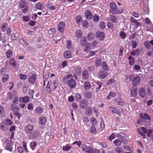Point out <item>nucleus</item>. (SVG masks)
<instances>
[{"label":"nucleus","mask_w":153,"mask_h":153,"mask_svg":"<svg viewBox=\"0 0 153 153\" xmlns=\"http://www.w3.org/2000/svg\"><path fill=\"white\" fill-rule=\"evenodd\" d=\"M11 109L14 112H18L20 108L17 105L12 104L11 105Z\"/></svg>","instance_id":"obj_24"},{"label":"nucleus","mask_w":153,"mask_h":153,"mask_svg":"<svg viewBox=\"0 0 153 153\" xmlns=\"http://www.w3.org/2000/svg\"><path fill=\"white\" fill-rule=\"evenodd\" d=\"M80 44L82 45L83 46H85L87 45H90V43L87 42L86 38L85 37H83L81 40Z\"/></svg>","instance_id":"obj_19"},{"label":"nucleus","mask_w":153,"mask_h":153,"mask_svg":"<svg viewBox=\"0 0 153 153\" xmlns=\"http://www.w3.org/2000/svg\"><path fill=\"white\" fill-rule=\"evenodd\" d=\"M73 75L68 74L66 76L64 77L62 82L65 84H67L68 85L71 89L74 88L76 86V82L75 80L72 79Z\"/></svg>","instance_id":"obj_1"},{"label":"nucleus","mask_w":153,"mask_h":153,"mask_svg":"<svg viewBox=\"0 0 153 153\" xmlns=\"http://www.w3.org/2000/svg\"><path fill=\"white\" fill-rule=\"evenodd\" d=\"M102 66L104 70L106 71H108L109 70V68L108 65L105 62L103 61L102 62Z\"/></svg>","instance_id":"obj_34"},{"label":"nucleus","mask_w":153,"mask_h":153,"mask_svg":"<svg viewBox=\"0 0 153 153\" xmlns=\"http://www.w3.org/2000/svg\"><path fill=\"white\" fill-rule=\"evenodd\" d=\"M120 36L122 39H125L126 37V33L123 31H121L120 34Z\"/></svg>","instance_id":"obj_48"},{"label":"nucleus","mask_w":153,"mask_h":153,"mask_svg":"<svg viewBox=\"0 0 153 153\" xmlns=\"http://www.w3.org/2000/svg\"><path fill=\"white\" fill-rule=\"evenodd\" d=\"M75 72L77 75H80L82 72V69L80 66L78 65L76 67L75 69Z\"/></svg>","instance_id":"obj_29"},{"label":"nucleus","mask_w":153,"mask_h":153,"mask_svg":"<svg viewBox=\"0 0 153 153\" xmlns=\"http://www.w3.org/2000/svg\"><path fill=\"white\" fill-rule=\"evenodd\" d=\"M82 149L83 152L86 153H93V151L91 146H87L85 144H83L82 146Z\"/></svg>","instance_id":"obj_5"},{"label":"nucleus","mask_w":153,"mask_h":153,"mask_svg":"<svg viewBox=\"0 0 153 153\" xmlns=\"http://www.w3.org/2000/svg\"><path fill=\"white\" fill-rule=\"evenodd\" d=\"M114 145L117 146H120L121 145V141L119 139H116L113 142Z\"/></svg>","instance_id":"obj_30"},{"label":"nucleus","mask_w":153,"mask_h":153,"mask_svg":"<svg viewBox=\"0 0 153 153\" xmlns=\"http://www.w3.org/2000/svg\"><path fill=\"white\" fill-rule=\"evenodd\" d=\"M90 121L91 124L95 125L97 124V121L94 117H91L90 119Z\"/></svg>","instance_id":"obj_56"},{"label":"nucleus","mask_w":153,"mask_h":153,"mask_svg":"<svg viewBox=\"0 0 153 153\" xmlns=\"http://www.w3.org/2000/svg\"><path fill=\"white\" fill-rule=\"evenodd\" d=\"M16 96V94H13L11 92H9L7 94V96L8 98L10 100L12 99Z\"/></svg>","instance_id":"obj_53"},{"label":"nucleus","mask_w":153,"mask_h":153,"mask_svg":"<svg viewBox=\"0 0 153 153\" xmlns=\"http://www.w3.org/2000/svg\"><path fill=\"white\" fill-rule=\"evenodd\" d=\"M5 142L6 143V146L5 147V149L10 152H12L13 150V147H12L13 144V142L8 140H5Z\"/></svg>","instance_id":"obj_6"},{"label":"nucleus","mask_w":153,"mask_h":153,"mask_svg":"<svg viewBox=\"0 0 153 153\" xmlns=\"http://www.w3.org/2000/svg\"><path fill=\"white\" fill-rule=\"evenodd\" d=\"M93 21L95 22H97L99 20V17L98 16L95 15L93 17Z\"/></svg>","instance_id":"obj_62"},{"label":"nucleus","mask_w":153,"mask_h":153,"mask_svg":"<svg viewBox=\"0 0 153 153\" xmlns=\"http://www.w3.org/2000/svg\"><path fill=\"white\" fill-rule=\"evenodd\" d=\"M139 94L140 96L142 98L144 97L146 95L145 89L143 88H141L139 90Z\"/></svg>","instance_id":"obj_22"},{"label":"nucleus","mask_w":153,"mask_h":153,"mask_svg":"<svg viewBox=\"0 0 153 153\" xmlns=\"http://www.w3.org/2000/svg\"><path fill=\"white\" fill-rule=\"evenodd\" d=\"M95 65L98 67H100L101 64V60L99 58H97L95 61Z\"/></svg>","instance_id":"obj_38"},{"label":"nucleus","mask_w":153,"mask_h":153,"mask_svg":"<svg viewBox=\"0 0 153 153\" xmlns=\"http://www.w3.org/2000/svg\"><path fill=\"white\" fill-rule=\"evenodd\" d=\"M100 26L102 29H104L105 27V23L103 21H101L100 24Z\"/></svg>","instance_id":"obj_58"},{"label":"nucleus","mask_w":153,"mask_h":153,"mask_svg":"<svg viewBox=\"0 0 153 153\" xmlns=\"http://www.w3.org/2000/svg\"><path fill=\"white\" fill-rule=\"evenodd\" d=\"M82 77L84 79H87L89 77V74L88 71L86 70H84L82 72Z\"/></svg>","instance_id":"obj_23"},{"label":"nucleus","mask_w":153,"mask_h":153,"mask_svg":"<svg viewBox=\"0 0 153 153\" xmlns=\"http://www.w3.org/2000/svg\"><path fill=\"white\" fill-rule=\"evenodd\" d=\"M0 128L3 131H6L8 129L7 123L5 122H2L0 124Z\"/></svg>","instance_id":"obj_14"},{"label":"nucleus","mask_w":153,"mask_h":153,"mask_svg":"<svg viewBox=\"0 0 153 153\" xmlns=\"http://www.w3.org/2000/svg\"><path fill=\"white\" fill-rule=\"evenodd\" d=\"M13 51L11 50H8L6 52V55L8 58H10L13 55Z\"/></svg>","instance_id":"obj_41"},{"label":"nucleus","mask_w":153,"mask_h":153,"mask_svg":"<svg viewBox=\"0 0 153 153\" xmlns=\"http://www.w3.org/2000/svg\"><path fill=\"white\" fill-rule=\"evenodd\" d=\"M130 22L133 23H134L136 24L137 27L140 26V23L137 22V21L134 19L133 17H131L130 18Z\"/></svg>","instance_id":"obj_33"},{"label":"nucleus","mask_w":153,"mask_h":153,"mask_svg":"<svg viewBox=\"0 0 153 153\" xmlns=\"http://www.w3.org/2000/svg\"><path fill=\"white\" fill-rule=\"evenodd\" d=\"M140 118L145 120H148L149 121L150 120V116L147 114H143L142 113H140Z\"/></svg>","instance_id":"obj_16"},{"label":"nucleus","mask_w":153,"mask_h":153,"mask_svg":"<svg viewBox=\"0 0 153 153\" xmlns=\"http://www.w3.org/2000/svg\"><path fill=\"white\" fill-rule=\"evenodd\" d=\"M46 121V119L44 117H40L39 118V123L42 125H45Z\"/></svg>","instance_id":"obj_25"},{"label":"nucleus","mask_w":153,"mask_h":153,"mask_svg":"<svg viewBox=\"0 0 153 153\" xmlns=\"http://www.w3.org/2000/svg\"><path fill=\"white\" fill-rule=\"evenodd\" d=\"M25 103H27L30 100L29 97L27 96H25V97H21L19 99V101L21 102V100Z\"/></svg>","instance_id":"obj_26"},{"label":"nucleus","mask_w":153,"mask_h":153,"mask_svg":"<svg viewBox=\"0 0 153 153\" xmlns=\"http://www.w3.org/2000/svg\"><path fill=\"white\" fill-rule=\"evenodd\" d=\"M22 19L23 21L26 22H28L30 20L28 16H23L22 17Z\"/></svg>","instance_id":"obj_63"},{"label":"nucleus","mask_w":153,"mask_h":153,"mask_svg":"<svg viewBox=\"0 0 153 153\" xmlns=\"http://www.w3.org/2000/svg\"><path fill=\"white\" fill-rule=\"evenodd\" d=\"M39 132L37 130H36L34 131H33L32 133V136L34 137H36L39 134Z\"/></svg>","instance_id":"obj_64"},{"label":"nucleus","mask_w":153,"mask_h":153,"mask_svg":"<svg viewBox=\"0 0 153 153\" xmlns=\"http://www.w3.org/2000/svg\"><path fill=\"white\" fill-rule=\"evenodd\" d=\"M126 78V79H128L129 78V79L130 81H132L133 80V79L134 78V75L133 74H131L129 75H126L125 76Z\"/></svg>","instance_id":"obj_49"},{"label":"nucleus","mask_w":153,"mask_h":153,"mask_svg":"<svg viewBox=\"0 0 153 153\" xmlns=\"http://www.w3.org/2000/svg\"><path fill=\"white\" fill-rule=\"evenodd\" d=\"M9 65L12 66L13 67L16 68L17 66V62L13 58H10L9 60Z\"/></svg>","instance_id":"obj_20"},{"label":"nucleus","mask_w":153,"mask_h":153,"mask_svg":"<svg viewBox=\"0 0 153 153\" xmlns=\"http://www.w3.org/2000/svg\"><path fill=\"white\" fill-rule=\"evenodd\" d=\"M131 43L132 48H135L136 47L137 44L136 41L133 40L131 41Z\"/></svg>","instance_id":"obj_61"},{"label":"nucleus","mask_w":153,"mask_h":153,"mask_svg":"<svg viewBox=\"0 0 153 153\" xmlns=\"http://www.w3.org/2000/svg\"><path fill=\"white\" fill-rule=\"evenodd\" d=\"M85 97L87 99L91 98L92 96V93L88 91H86L85 93Z\"/></svg>","instance_id":"obj_28"},{"label":"nucleus","mask_w":153,"mask_h":153,"mask_svg":"<svg viewBox=\"0 0 153 153\" xmlns=\"http://www.w3.org/2000/svg\"><path fill=\"white\" fill-rule=\"evenodd\" d=\"M36 75L34 73H32V76L28 78V81L31 84H34L36 82Z\"/></svg>","instance_id":"obj_12"},{"label":"nucleus","mask_w":153,"mask_h":153,"mask_svg":"<svg viewBox=\"0 0 153 153\" xmlns=\"http://www.w3.org/2000/svg\"><path fill=\"white\" fill-rule=\"evenodd\" d=\"M85 15L87 19H91L93 17V15L90 10H86L85 12Z\"/></svg>","instance_id":"obj_17"},{"label":"nucleus","mask_w":153,"mask_h":153,"mask_svg":"<svg viewBox=\"0 0 153 153\" xmlns=\"http://www.w3.org/2000/svg\"><path fill=\"white\" fill-rule=\"evenodd\" d=\"M67 48L68 49H70L71 47V41L68 40L67 41Z\"/></svg>","instance_id":"obj_60"},{"label":"nucleus","mask_w":153,"mask_h":153,"mask_svg":"<svg viewBox=\"0 0 153 153\" xmlns=\"http://www.w3.org/2000/svg\"><path fill=\"white\" fill-rule=\"evenodd\" d=\"M57 85L58 84L56 81H48L46 88V92L48 94H51L52 91L56 89Z\"/></svg>","instance_id":"obj_3"},{"label":"nucleus","mask_w":153,"mask_h":153,"mask_svg":"<svg viewBox=\"0 0 153 153\" xmlns=\"http://www.w3.org/2000/svg\"><path fill=\"white\" fill-rule=\"evenodd\" d=\"M95 36L96 38H99L101 41H103L105 39V34L103 32L98 31L96 32Z\"/></svg>","instance_id":"obj_8"},{"label":"nucleus","mask_w":153,"mask_h":153,"mask_svg":"<svg viewBox=\"0 0 153 153\" xmlns=\"http://www.w3.org/2000/svg\"><path fill=\"white\" fill-rule=\"evenodd\" d=\"M84 47L83 49V51L87 53H88L91 50L90 45H87Z\"/></svg>","instance_id":"obj_36"},{"label":"nucleus","mask_w":153,"mask_h":153,"mask_svg":"<svg viewBox=\"0 0 153 153\" xmlns=\"http://www.w3.org/2000/svg\"><path fill=\"white\" fill-rule=\"evenodd\" d=\"M114 151L117 153H123V150L121 147L117 146L114 148Z\"/></svg>","instance_id":"obj_40"},{"label":"nucleus","mask_w":153,"mask_h":153,"mask_svg":"<svg viewBox=\"0 0 153 153\" xmlns=\"http://www.w3.org/2000/svg\"><path fill=\"white\" fill-rule=\"evenodd\" d=\"M87 39L90 41L92 40L94 38V35L93 33H89L87 35Z\"/></svg>","instance_id":"obj_35"},{"label":"nucleus","mask_w":153,"mask_h":153,"mask_svg":"<svg viewBox=\"0 0 153 153\" xmlns=\"http://www.w3.org/2000/svg\"><path fill=\"white\" fill-rule=\"evenodd\" d=\"M71 148V147L69 144H66L65 146L62 147V150L65 151H67L70 150Z\"/></svg>","instance_id":"obj_44"},{"label":"nucleus","mask_w":153,"mask_h":153,"mask_svg":"<svg viewBox=\"0 0 153 153\" xmlns=\"http://www.w3.org/2000/svg\"><path fill=\"white\" fill-rule=\"evenodd\" d=\"M65 25L63 22H61L59 23L57 26L58 30L61 33H63L64 32Z\"/></svg>","instance_id":"obj_10"},{"label":"nucleus","mask_w":153,"mask_h":153,"mask_svg":"<svg viewBox=\"0 0 153 153\" xmlns=\"http://www.w3.org/2000/svg\"><path fill=\"white\" fill-rule=\"evenodd\" d=\"M110 9L109 12L113 14H116L122 13L124 11V9L122 7L117 8L116 4L113 2L109 4Z\"/></svg>","instance_id":"obj_2"},{"label":"nucleus","mask_w":153,"mask_h":153,"mask_svg":"<svg viewBox=\"0 0 153 153\" xmlns=\"http://www.w3.org/2000/svg\"><path fill=\"white\" fill-rule=\"evenodd\" d=\"M86 114L88 116H91L92 114V111L91 108L89 107H87L85 110Z\"/></svg>","instance_id":"obj_32"},{"label":"nucleus","mask_w":153,"mask_h":153,"mask_svg":"<svg viewBox=\"0 0 153 153\" xmlns=\"http://www.w3.org/2000/svg\"><path fill=\"white\" fill-rule=\"evenodd\" d=\"M44 111V109L41 107H37L35 109V111L36 114H41Z\"/></svg>","instance_id":"obj_27"},{"label":"nucleus","mask_w":153,"mask_h":153,"mask_svg":"<svg viewBox=\"0 0 153 153\" xmlns=\"http://www.w3.org/2000/svg\"><path fill=\"white\" fill-rule=\"evenodd\" d=\"M19 78L21 79L24 80L27 79V77L26 75L21 74L19 75Z\"/></svg>","instance_id":"obj_59"},{"label":"nucleus","mask_w":153,"mask_h":153,"mask_svg":"<svg viewBox=\"0 0 153 153\" xmlns=\"http://www.w3.org/2000/svg\"><path fill=\"white\" fill-rule=\"evenodd\" d=\"M110 20L113 23H116L118 22L117 18L114 15H110Z\"/></svg>","instance_id":"obj_42"},{"label":"nucleus","mask_w":153,"mask_h":153,"mask_svg":"<svg viewBox=\"0 0 153 153\" xmlns=\"http://www.w3.org/2000/svg\"><path fill=\"white\" fill-rule=\"evenodd\" d=\"M34 131V126L33 125L28 124L25 127V132L27 134H31Z\"/></svg>","instance_id":"obj_4"},{"label":"nucleus","mask_w":153,"mask_h":153,"mask_svg":"<svg viewBox=\"0 0 153 153\" xmlns=\"http://www.w3.org/2000/svg\"><path fill=\"white\" fill-rule=\"evenodd\" d=\"M63 56L65 59H69L72 57V54L70 51H66L63 53Z\"/></svg>","instance_id":"obj_21"},{"label":"nucleus","mask_w":153,"mask_h":153,"mask_svg":"<svg viewBox=\"0 0 153 153\" xmlns=\"http://www.w3.org/2000/svg\"><path fill=\"white\" fill-rule=\"evenodd\" d=\"M75 99L76 100L79 102H80L82 100V97L81 95L78 93L75 94Z\"/></svg>","instance_id":"obj_37"},{"label":"nucleus","mask_w":153,"mask_h":153,"mask_svg":"<svg viewBox=\"0 0 153 153\" xmlns=\"http://www.w3.org/2000/svg\"><path fill=\"white\" fill-rule=\"evenodd\" d=\"M148 41H146L144 42V45L146 47V48L148 49H149L150 48V45Z\"/></svg>","instance_id":"obj_57"},{"label":"nucleus","mask_w":153,"mask_h":153,"mask_svg":"<svg viewBox=\"0 0 153 153\" xmlns=\"http://www.w3.org/2000/svg\"><path fill=\"white\" fill-rule=\"evenodd\" d=\"M26 3L25 2L24 0H21L19 1V8L21 9L24 8L25 7Z\"/></svg>","instance_id":"obj_45"},{"label":"nucleus","mask_w":153,"mask_h":153,"mask_svg":"<svg viewBox=\"0 0 153 153\" xmlns=\"http://www.w3.org/2000/svg\"><path fill=\"white\" fill-rule=\"evenodd\" d=\"M109 108L111 109L112 113L117 114L119 115H121V114L120 110L117 109L114 107L112 106L109 107Z\"/></svg>","instance_id":"obj_13"},{"label":"nucleus","mask_w":153,"mask_h":153,"mask_svg":"<svg viewBox=\"0 0 153 153\" xmlns=\"http://www.w3.org/2000/svg\"><path fill=\"white\" fill-rule=\"evenodd\" d=\"M7 27V24L5 23H4L2 24L1 26V29L2 30L4 31L6 30Z\"/></svg>","instance_id":"obj_50"},{"label":"nucleus","mask_w":153,"mask_h":153,"mask_svg":"<svg viewBox=\"0 0 153 153\" xmlns=\"http://www.w3.org/2000/svg\"><path fill=\"white\" fill-rule=\"evenodd\" d=\"M108 73L103 70L100 71L98 73L99 77L100 79H103L107 77Z\"/></svg>","instance_id":"obj_11"},{"label":"nucleus","mask_w":153,"mask_h":153,"mask_svg":"<svg viewBox=\"0 0 153 153\" xmlns=\"http://www.w3.org/2000/svg\"><path fill=\"white\" fill-rule=\"evenodd\" d=\"M76 23L78 25H79L81 21H82L81 16L79 15L76 16Z\"/></svg>","instance_id":"obj_46"},{"label":"nucleus","mask_w":153,"mask_h":153,"mask_svg":"<svg viewBox=\"0 0 153 153\" xmlns=\"http://www.w3.org/2000/svg\"><path fill=\"white\" fill-rule=\"evenodd\" d=\"M140 129L143 131L145 134L147 133V136L148 137L153 136L151 134L153 132V131L152 129H148V130L144 127H141Z\"/></svg>","instance_id":"obj_7"},{"label":"nucleus","mask_w":153,"mask_h":153,"mask_svg":"<svg viewBox=\"0 0 153 153\" xmlns=\"http://www.w3.org/2000/svg\"><path fill=\"white\" fill-rule=\"evenodd\" d=\"M90 131L93 134H95L96 133V129L95 127L94 126H92L91 128Z\"/></svg>","instance_id":"obj_55"},{"label":"nucleus","mask_w":153,"mask_h":153,"mask_svg":"<svg viewBox=\"0 0 153 153\" xmlns=\"http://www.w3.org/2000/svg\"><path fill=\"white\" fill-rule=\"evenodd\" d=\"M137 88L136 87H133L131 90V94L132 97H135L137 95Z\"/></svg>","instance_id":"obj_15"},{"label":"nucleus","mask_w":153,"mask_h":153,"mask_svg":"<svg viewBox=\"0 0 153 153\" xmlns=\"http://www.w3.org/2000/svg\"><path fill=\"white\" fill-rule=\"evenodd\" d=\"M141 81L140 77L139 76H136L134 77L132 80V84L134 86H137L140 83Z\"/></svg>","instance_id":"obj_9"},{"label":"nucleus","mask_w":153,"mask_h":153,"mask_svg":"<svg viewBox=\"0 0 153 153\" xmlns=\"http://www.w3.org/2000/svg\"><path fill=\"white\" fill-rule=\"evenodd\" d=\"M128 59L129 60V63L130 65L133 66L135 63V59L133 57L130 56H129Z\"/></svg>","instance_id":"obj_31"},{"label":"nucleus","mask_w":153,"mask_h":153,"mask_svg":"<svg viewBox=\"0 0 153 153\" xmlns=\"http://www.w3.org/2000/svg\"><path fill=\"white\" fill-rule=\"evenodd\" d=\"M9 76L7 74L4 75L2 78V81L3 82H7L9 79Z\"/></svg>","instance_id":"obj_51"},{"label":"nucleus","mask_w":153,"mask_h":153,"mask_svg":"<svg viewBox=\"0 0 153 153\" xmlns=\"http://www.w3.org/2000/svg\"><path fill=\"white\" fill-rule=\"evenodd\" d=\"M84 87L85 89L86 90H88L90 88L91 84L88 82H85L84 84Z\"/></svg>","instance_id":"obj_39"},{"label":"nucleus","mask_w":153,"mask_h":153,"mask_svg":"<svg viewBox=\"0 0 153 153\" xmlns=\"http://www.w3.org/2000/svg\"><path fill=\"white\" fill-rule=\"evenodd\" d=\"M46 6L50 10H55L56 8L53 5V3L50 1H48L46 4Z\"/></svg>","instance_id":"obj_18"},{"label":"nucleus","mask_w":153,"mask_h":153,"mask_svg":"<svg viewBox=\"0 0 153 153\" xmlns=\"http://www.w3.org/2000/svg\"><path fill=\"white\" fill-rule=\"evenodd\" d=\"M35 6L36 9L40 10H41L43 8V5L40 2L36 3Z\"/></svg>","instance_id":"obj_47"},{"label":"nucleus","mask_w":153,"mask_h":153,"mask_svg":"<svg viewBox=\"0 0 153 153\" xmlns=\"http://www.w3.org/2000/svg\"><path fill=\"white\" fill-rule=\"evenodd\" d=\"M82 26L85 28H87L89 25L87 21L85 20H83L82 21Z\"/></svg>","instance_id":"obj_52"},{"label":"nucleus","mask_w":153,"mask_h":153,"mask_svg":"<svg viewBox=\"0 0 153 153\" xmlns=\"http://www.w3.org/2000/svg\"><path fill=\"white\" fill-rule=\"evenodd\" d=\"M36 146V143L35 142H31L30 143V146L31 149L33 150H34V148H35Z\"/></svg>","instance_id":"obj_54"},{"label":"nucleus","mask_w":153,"mask_h":153,"mask_svg":"<svg viewBox=\"0 0 153 153\" xmlns=\"http://www.w3.org/2000/svg\"><path fill=\"white\" fill-rule=\"evenodd\" d=\"M82 35V32L80 30H78L76 33V37L78 39L80 38Z\"/></svg>","instance_id":"obj_43"}]
</instances>
